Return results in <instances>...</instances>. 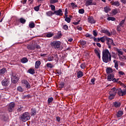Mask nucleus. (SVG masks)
Wrapping results in <instances>:
<instances>
[{"mask_svg":"<svg viewBox=\"0 0 126 126\" xmlns=\"http://www.w3.org/2000/svg\"><path fill=\"white\" fill-rule=\"evenodd\" d=\"M112 56L108 49L104 50L102 51V61L106 63L111 62Z\"/></svg>","mask_w":126,"mask_h":126,"instance_id":"f257e3e1","label":"nucleus"},{"mask_svg":"<svg viewBox=\"0 0 126 126\" xmlns=\"http://www.w3.org/2000/svg\"><path fill=\"white\" fill-rule=\"evenodd\" d=\"M20 119L22 122H27L30 120V114L28 112H25L20 116Z\"/></svg>","mask_w":126,"mask_h":126,"instance_id":"f03ea898","label":"nucleus"},{"mask_svg":"<svg viewBox=\"0 0 126 126\" xmlns=\"http://www.w3.org/2000/svg\"><path fill=\"white\" fill-rule=\"evenodd\" d=\"M62 44V42L61 41H53L50 43L51 46L52 47V48H54L56 50H59L61 47V45Z\"/></svg>","mask_w":126,"mask_h":126,"instance_id":"7ed1b4c3","label":"nucleus"},{"mask_svg":"<svg viewBox=\"0 0 126 126\" xmlns=\"http://www.w3.org/2000/svg\"><path fill=\"white\" fill-rule=\"evenodd\" d=\"M124 90H122L121 88H117V94L119 95V96H125L126 94V86H124Z\"/></svg>","mask_w":126,"mask_h":126,"instance_id":"20e7f679","label":"nucleus"},{"mask_svg":"<svg viewBox=\"0 0 126 126\" xmlns=\"http://www.w3.org/2000/svg\"><path fill=\"white\" fill-rule=\"evenodd\" d=\"M19 80L18 75L16 73H13L11 77V81L13 83H17Z\"/></svg>","mask_w":126,"mask_h":126,"instance_id":"39448f33","label":"nucleus"},{"mask_svg":"<svg viewBox=\"0 0 126 126\" xmlns=\"http://www.w3.org/2000/svg\"><path fill=\"white\" fill-rule=\"evenodd\" d=\"M14 107H15V103L13 102H10L8 105V111L9 113H11L13 110H14Z\"/></svg>","mask_w":126,"mask_h":126,"instance_id":"423d86ee","label":"nucleus"},{"mask_svg":"<svg viewBox=\"0 0 126 126\" xmlns=\"http://www.w3.org/2000/svg\"><path fill=\"white\" fill-rule=\"evenodd\" d=\"M22 83L24 84V86H25L27 89H30L31 88V86H30V84H29V82H28L27 80H22Z\"/></svg>","mask_w":126,"mask_h":126,"instance_id":"0eeeda50","label":"nucleus"},{"mask_svg":"<svg viewBox=\"0 0 126 126\" xmlns=\"http://www.w3.org/2000/svg\"><path fill=\"white\" fill-rule=\"evenodd\" d=\"M88 20V23H91V24H94V23H96V20H95L92 16L89 17Z\"/></svg>","mask_w":126,"mask_h":126,"instance_id":"6e6552de","label":"nucleus"},{"mask_svg":"<svg viewBox=\"0 0 126 126\" xmlns=\"http://www.w3.org/2000/svg\"><path fill=\"white\" fill-rule=\"evenodd\" d=\"M54 14L59 16H63V10L62 9H59L58 10H56L54 12Z\"/></svg>","mask_w":126,"mask_h":126,"instance_id":"1a4fd4ad","label":"nucleus"},{"mask_svg":"<svg viewBox=\"0 0 126 126\" xmlns=\"http://www.w3.org/2000/svg\"><path fill=\"white\" fill-rule=\"evenodd\" d=\"M9 81L7 79H4L1 81L2 86H7Z\"/></svg>","mask_w":126,"mask_h":126,"instance_id":"9d476101","label":"nucleus"},{"mask_svg":"<svg viewBox=\"0 0 126 126\" xmlns=\"http://www.w3.org/2000/svg\"><path fill=\"white\" fill-rule=\"evenodd\" d=\"M109 93L116 95L117 93H118V89L114 87L112 88L110 91H109Z\"/></svg>","mask_w":126,"mask_h":126,"instance_id":"9b49d317","label":"nucleus"},{"mask_svg":"<svg viewBox=\"0 0 126 126\" xmlns=\"http://www.w3.org/2000/svg\"><path fill=\"white\" fill-rule=\"evenodd\" d=\"M114 77H115V75L114 74H109L107 76V81H112L114 79Z\"/></svg>","mask_w":126,"mask_h":126,"instance_id":"f8f14e48","label":"nucleus"},{"mask_svg":"<svg viewBox=\"0 0 126 126\" xmlns=\"http://www.w3.org/2000/svg\"><path fill=\"white\" fill-rule=\"evenodd\" d=\"M107 45H111V46H115V43H114V41L112 40V39L107 38Z\"/></svg>","mask_w":126,"mask_h":126,"instance_id":"ddd939ff","label":"nucleus"},{"mask_svg":"<svg viewBox=\"0 0 126 126\" xmlns=\"http://www.w3.org/2000/svg\"><path fill=\"white\" fill-rule=\"evenodd\" d=\"M111 4L112 5H115V6H120V2L119 1H111Z\"/></svg>","mask_w":126,"mask_h":126,"instance_id":"4468645a","label":"nucleus"},{"mask_svg":"<svg viewBox=\"0 0 126 126\" xmlns=\"http://www.w3.org/2000/svg\"><path fill=\"white\" fill-rule=\"evenodd\" d=\"M31 116H36L37 115L36 108H32L31 109Z\"/></svg>","mask_w":126,"mask_h":126,"instance_id":"2eb2a0df","label":"nucleus"},{"mask_svg":"<svg viewBox=\"0 0 126 126\" xmlns=\"http://www.w3.org/2000/svg\"><path fill=\"white\" fill-rule=\"evenodd\" d=\"M28 50H31V51H33L35 50V43L32 45H29L27 47Z\"/></svg>","mask_w":126,"mask_h":126,"instance_id":"dca6fc26","label":"nucleus"},{"mask_svg":"<svg viewBox=\"0 0 126 126\" xmlns=\"http://www.w3.org/2000/svg\"><path fill=\"white\" fill-rule=\"evenodd\" d=\"M100 32L101 33H105L107 36H111V32L107 30H101Z\"/></svg>","mask_w":126,"mask_h":126,"instance_id":"f3484780","label":"nucleus"},{"mask_svg":"<svg viewBox=\"0 0 126 126\" xmlns=\"http://www.w3.org/2000/svg\"><path fill=\"white\" fill-rule=\"evenodd\" d=\"M86 3L85 5L86 6H89V5H92V2H93V0H85Z\"/></svg>","mask_w":126,"mask_h":126,"instance_id":"a211bd4d","label":"nucleus"},{"mask_svg":"<svg viewBox=\"0 0 126 126\" xmlns=\"http://www.w3.org/2000/svg\"><path fill=\"white\" fill-rule=\"evenodd\" d=\"M104 12L108 13V12L111 11V8L108 6H106V7L103 8Z\"/></svg>","mask_w":126,"mask_h":126,"instance_id":"6ab92c4d","label":"nucleus"},{"mask_svg":"<svg viewBox=\"0 0 126 126\" xmlns=\"http://www.w3.org/2000/svg\"><path fill=\"white\" fill-rule=\"evenodd\" d=\"M77 76L78 78H80L83 76V72L81 71L77 72Z\"/></svg>","mask_w":126,"mask_h":126,"instance_id":"aec40b11","label":"nucleus"},{"mask_svg":"<svg viewBox=\"0 0 126 126\" xmlns=\"http://www.w3.org/2000/svg\"><path fill=\"white\" fill-rule=\"evenodd\" d=\"M123 115H124V111H122V110H119L117 114V118H121V117H122V116H123Z\"/></svg>","mask_w":126,"mask_h":126,"instance_id":"412c9836","label":"nucleus"},{"mask_svg":"<svg viewBox=\"0 0 126 126\" xmlns=\"http://www.w3.org/2000/svg\"><path fill=\"white\" fill-rule=\"evenodd\" d=\"M40 65H41V61H37L35 62V68H39Z\"/></svg>","mask_w":126,"mask_h":126,"instance_id":"4be33fe9","label":"nucleus"},{"mask_svg":"<svg viewBox=\"0 0 126 126\" xmlns=\"http://www.w3.org/2000/svg\"><path fill=\"white\" fill-rule=\"evenodd\" d=\"M113 105L115 108H119L121 107V103L120 102H115L113 103Z\"/></svg>","mask_w":126,"mask_h":126,"instance_id":"5701e85b","label":"nucleus"},{"mask_svg":"<svg viewBox=\"0 0 126 126\" xmlns=\"http://www.w3.org/2000/svg\"><path fill=\"white\" fill-rule=\"evenodd\" d=\"M21 62L22 63H28V59L26 57H24L21 60Z\"/></svg>","mask_w":126,"mask_h":126,"instance_id":"b1692460","label":"nucleus"},{"mask_svg":"<svg viewBox=\"0 0 126 126\" xmlns=\"http://www.w3.org/2000/svg\"><path fill=\"white\" fill-rule=\"evenodd\" d=\"M113 63H115V68L117 70L119 69V63L117 60H114Z\"/></svg>","mask_w":126,"mask_h":126,"instance_id":"393cba45","label":"nucleus"},{"mask_svg":"<svg viewBox=\"0 0 126 126\" xmlns=\"http://www.w3.org/2000/svg\"><path fill=\"white\" fill-rule=\"evenodd\" d=\"M112 72H113V69L111 67H109L106 69V73L107 74H110V73H112Z\"/></svg>","mask_w":126,"mask_h":126,"instance_id":"a878e982","label":"nucleus"},{"mask_svg":"<svg viewBox=\"0 0 126 126\" xmlns=\"http://www.w3.org/2000/svg\"><path fill=\"white\" fill-rule=\"evenodd\" d=\"M108 38L106 36H103L100 37V41L102 43H105V41L107 40Z\"/></svg>","mask_w":126,"mask_h":126,"instance_id":"bb28decb","label":"nucleus"},{"mask_svg":"<svg viewBox=\"0 0 126 126\" xmlns=\"http://www.w3.org/2000/svg\"><path fill=\"white\" fill-rule=\"evenodd\" d=\"M125 22H126V20H123L122 21H120L119 25L121 26V27H124Z\"/></svg>","mask_w":126,"mask_h":126,"instance_id":"cd10ccee","label":"nucleus"},{"mask_svg":"<svg viewBox=\"0 0 126 126\" xmlns=\"http://www.w3.org/2000/svg\"><path fill=\"white\" fill-rule=\"evenodd\" d=\"M109 94L110 95L109 96V99H110V100H113V99H114L116 96L115 94H111L110 93H109Z\"/></svg>","mask_w":126,"mask_h":126,"instance_id":"c85d7f7f","label":"nucleus"},{"mask_svg":"<svg viewBox=\"0 0 126 126\" xmlns=\"http://www.w3.org/2000/svg\"><path fill=\"white\" fill-rule=\"evenodd\" d=\"M55 13H54L52 11H49L47 12H46V15L47 16H53Z\"/></svg>","mask_w":126,"mask_h":126,"instance_id":"c756f323","label":"nucleus"},{"mask_svg":"<svg viewBox=\"0 0 126 126\" xmlns=\"http://www.w3.org/2000/svg\"><path fill=\"white\" fill-rule=\"evenodd\" d=\"M94 53L96 55L97 57H98V59H101V56H100V53L97 49L94 50Z\"/></svg>","mask_w":126,"mask_h":126,"instance_id":"7c9ffc66","label":"nucleus"},{"mask_svg":"<svg viewBox=\"0 0 126 126\" xmlns=\"http://www.w3.org/2000/svg\"><path fill=\"white\" fill-rule=\"evenodd\" d=\"M28 71L29 73H30V74H34V73H35V70L32 68L29 69Z\"/></svg>","mask_w":126,"mask_h":126,"instance_id":"2f4dec72","label":"nucleus"},{"mask_svg":"<svg viewBox=\"0 0 126 126\" xmlns=\"http://www.w3.org/2000/svg\"><path fill=\"white\" fill-rule=\"evenodd\" d=\"M5 71H6V69H5V68H3L0 69V74H4V73H5Z\"/></svg>","mask_w":126,"mask_h":126,"instance_id":"473e14b6","label":"nucleus"},{"mask_svg":"<svg viewBox=\"0 0 126 126\" xmlns=\"http://www.w3.org/2000/svg\"><path fill=\"white\" fill-rule=\"evenodd\" d=\"M117 52L118 53L119 58H121V56H123L124 55V53L122 52V51H121V50L120 49L117 50Z\"/></svg>","mask_w":126,"mask_h":126,"instance_id":"72a5a7b5","label":"nucleus"},{"mask_svg":"<svg viewBox=\"0 0 126 126\" xmlns=\"http://www.w3.org/2000/svg\"><path fill=\"white\" fill-rule=\"evenodd\" d=\"M29 26L30 28H34L35 27V24L33 22H31L29 23Z\"/></svg>","mask_w":126,"mask_h":126,"instance_id":"f704fd0d","label":"nucleus"},{"mask_svg":"<svg viewBox=\"0 0 126 126\" xmlns=\"http://www.w3.org/2000/svg\"><path fill=\"white\" fill-rule=\"evenodd\" d=\"M20 22H21L22 24H25V23L26 22V20L23 19V18H21L20 19Z\"/></svg>","mask_w":126,"mask_h":126,"instance_id":"c9c22d12","label":"nucleus"},{"mask_svg":"<svg viewBox=\"0 0 126 126\" xmlns=\"http://www.w3.org/2000/svg\"><path fill=\"white\" fill-rule=\"evenodd\" d=\"M2 119L4 120L5 122H8L9 121V119H8V117L5 116L4 115L2 116Z\"/></svg>","mask_w":126,"mask_h":126,"instance_id":"e433bc0d","label":"nucleus"},{"mask_svg":"<svg viewBox=\"0 0 126 126\" xmlns=\"http://www.w3.org/2000/svg\"><path fill=\"white\" fill-rule=\"evenodd\" d=\"M112 12L113 13V14H114V15H116V14H117V13H118V9H114L112 10Z\"/></svg>","mask_w":126,"mask_h":126,"instance_id":"4c0bfd02","label":"nucleus"},{"mask_svg":"<svg viewBox=\"0 0 126 126\" xmlns=\"http://www.w3.org/2000/svg\"><path fill=\"white\" fill-rule=\"evenodd\" d=\"M107 20L109 21H110V20H111V21H115L116 20V18L113 17H109L107 18Z\"/></svg>","mask_w":126,"mask_h":126,"instance_id":"58836bf2","label":"nucleus"},{"mask_svg":"<svg viewBox=\"0 0 126 126\" xmlns=\"http://www.w3.org/2000/svg\"><path fill=\"white\" fill-rule=\"evenodd\" d=\"M48 62H52V61H54V56H49L47 59Z\"/></svg>","mask_w":126,"mask_h":126,"instance_id":"ea45409f","label":"nucleus"},{"mask_svg":"<svg viewBox=\"0 0 126 126\" xmlns=\"http://www.w3.org/2000/svg\"><path fill=\"white\" fill-rule=\"evenodd\" d=\"M85 36L86 38H90V39H93V36H92V34H90L89 33H87L85 34Z\"/></svg>","mask_w":126,"mask_h":126,"instance_id":"a19ab883","label":"nucleus"},{"mask_svg":"<svg viewBox=\"0 0 126 126\" xmlns=\"http://www.w3.org/2000/svg\"><path fill=\"white\" fill-rule=\"evenodd\" d=\"M46 66L47 67H49L50 68H53V67H54V65H53V64H52L51 63H47L46 64Z\"/></svg>","mask_w":126,"mask_h":126,"instance_id":"79ce46f5","label":"nucleus"},{"mask_svg":"<svg viewBox=\"0 0 126 126\" xmlns=\"http://www.w3.org/2000/svg\"><path fill=\"white\" fill-rule=\"evenodd\" d=\"M71 19L69 17H65V21L67 23H70Z\"/></svg>","mask_w":126,"mask_h":126,"instance_id":"37998d69","label":"nucleus"},{"mask_svg":"<svg viewBox=\"0 0 126 126\" xmlns=\"http://www.w3.org/2000/svg\"><path fill=\"white\" fill-rule=\"evenodd\" d=\"M22 110H23V106H19L18 107V108L17 109V112L18 113L20 112L21 111H22Z\"/></svg>","mask_w":126,"mask_h":126,"instance_id":"c03bdc74","label":"nucleus"},{"mask_svg":"<svg viewBox=\"0 0 126 126\" xmlns=\"http://www.w3.org/2000/svg\"><path fill=\"white\" fill-rule=\"evenodd\" d=\"M17 90L18 91H19L20 92H23V89L21 86H19L17 87Z\"/></svg>","mask_w":126,"mask_h":126,"instance_id":"a18cd8bd","label":"nucleus"},{"mask_svg":"<svg viewBox=\"0 0 126 126\" xmlns=\"http://www.w3.org/2000/svg\"><path fill=\"white\" fill-rule=\"evenodd\" d=\"M41 47H40V46L38 44H37V43H34V49H37V50L39 49H40Z\"/></svg>","mask_w":126,"mask_h":126,"instance_id":"49530a36","label":"nucleus"},{"mask_svg":"<svg viewBox=\"0 0 126 126\" xmlns=\"http://www.w3.org/2000/svg\"><path fill=\"white\" fill-rule=\"evenodd\" d=\"M53 100H54V98H53V97H49L48 99V104L52 103V101H53Z\"/></svg>","mask_w":126,"mask_h":126,"instance_id":"de8ad7c7","label":"nucleus"},{"mask_svg":"<svg viewBox=\"0 0 126 126\" xmlns=\"http://www.w3.org/2000/svg\"><path fill=\"white\" fill-rule=\"evenodd\" d=\"M52 36H54V34L52 33H47L46 34V37H47V38H51Z\"/></svg>","mask_w":126,"mask_h":126,"instance_id":"09e8293b","label":"nucleus"},{"mask_svg":"<svg viewBox=\"0 0 126 126\" xmlns=\"http://www.w3.org/2000/svg\"><path fill=\"white\" fill-rule=\"evenodd\" d=\"M93 34L94 36V37H96V36L98 35V33H97V31L96 30H94L93 32Z\"/></svg>","mask_w":126,"mask_h":126,"instance_id":"8fccbe9b","label":"nucleus"},{"mask_svg":"<svg viewBox=\"0 0 126 126\" xmlns=\"http://www.w3.org/2000/svg\"><path fill=\"white\" fill-rule=\"evenodd\" d=\"M64 86V83L63 82H61L59 84V87L60 88H63V87Z\"/></svg>","mask_w":126,"mask_h":126,"instance_id":"3c124183","label":"nucleus"},{"mask_svg":"<svg viewBox=\"0 0 126 126\" xmlns=\"http://www.w3.org/2000/svg\"><path fill=\"white\" fill-rule=\"evenodd\" d=\"M111 56L112 57V58L116 59L117 58V54H116L115 52H112Z\"/></svg>","mask_w":126,"mask_h":126,"instance_id":"603ef678","label":"nucleus"},{"mask_svg":"<svg viewBox=\"0 0 126 126\" xmlns=\"http://www.w3.org/2000/svg\"><path fill=\"white\" fill-rule=\"evenodd\" d=\"M34 9L35 10V11H39V9H40V5L34 7Z\"/></svg>","mask_w":126,"mask_h":126,"instance_id":"864d4df0","label":"nucleus"},{"mask_svg":"<svg viewBox=\"0 0 126 126\" xmlns=\"http://www.w3.org/2000/svg\"><path fill=\"white\" fill-rule=\"evenodd\" d=\"M79 13L80 14H83V13H84V9H79Z\"/></svg>","mask_w":126,"mask_h":126,"instance_id":"5fc2aeb1","label":"nucleus"},{"mask_svg":"<svg viewBox=\"0 0 126 126\" xmlns=\"http://www.w3.org/2000/svg\"><path fill=\"white\" fill-rule=\"evenodd\" d=\"M122 27L121 26H120V25H119L118 26H117V31H119V32L121 31L122 30Z\"/></svg>","mask_w":126,"mask_h":126,"instance_id":"6e6d98bb","label":"nucleus"},{"mask_svg":"<svg viewBox=\"0 0 126 126\" xmlns=\"http://www.w3.org/2000/svg\"><path fill=\"white\" fill-rule=\"evenodd\" d=\"M80 44L82 45V46H85V45H86V41L84 40H82L80 41Z\"/></svg>","mask_w":126,"mask_h":126,"instance_id":"4d7b16f0","label":"nucleus"},{"mask_svg":"<svg viewBox=\"0 0 126 126\" xmlns=\"http://www.w3.org/2000/svg\"><path fill=\"white\" fill-rule=\"evenodd\" d=\"M63 29L64 30H67L68 29V27L66 25H64L63 26Z\"/></svg>","mask_w":126,"mask_h":126,"instance_id":"13d9d810","label":"nucleus"},{"mask_svg":"<svg viewBox=\"0 0 126 126\" xmlns=\"http://www.w3.org/2000/svg\"><path fill=\"white\" fill-rule=\"evenodd\" d=\"M51 10L55 11L56 10V7L54 5H51Z\"/></svg>","mask_w":126,"mask_h":126,"instance_id":"bf43d9fd","label":"nucleus"},{"mask_svg":"<svg viewBox=\"0 0 126 126\" xmlns=\"http://www.w3.org/2000/svg\"><path fill=\"white\" fill-rule=\"evenodd\" d=\"M59 1L58 0H51V3H56V2H58Z\"/></svg>","mask_w":126,"mask_h":126,"instance_id":"052dcab7","label":"nucleus"},{"mask_svg":"<svg viewBox=\"0 0 126 126\" xmlns=\"http://www.w3.org/2000/svg\"><path fill=\"white\" fill-rule=\"evenodd\" d=\"M95 80H96V79H95V78H94L91 79V81L92 84H93V85L95 84Z\"/></svg>","mask_w":126,"mask_h":126,"instance_id":"680f3d73","label":"nucleus"},{"mask_svg":"<svg viewBox=\"0 0 126 126\" xmlns=\"http://www.w3.org/2000/svg\"><path fill=\"white\" fill-rule=\"evenodd\" d=\"M81 68H82V69H84L85 68V64L84 63H82L80 65Z\"/></svg>","mask_w":126,"mask_h":126,"instance_id":"e2e57ef3","label":"nucleus"},{"mask_svg":"<svg viewBox=\"0 0 126 126\" xmlns=\"http://www.w3.org/2000/svg\"><path fill=\"white\" fill-rule=\"evenodd\" d=\"M119 79H116L115 78H114L113 80L112 81L113 82H118V81H119Z\"/></svg>","mask_w":126,"mask_h":126,"instance_id":"0e129e2a","label":"nucleus"},{"mask_svg":"<svg viewBox=\"0 0 126 126\" xmlns=\"http://www.w3.org/2000/svg\"><path fill=\"white\" fill-rule=\"evenodd\" d=\"M67 9H65V13H64V15H65V17H67Z\"/></svg>","mask_w":126,"mask_h":126,"instance_id":"69168bd1","label":"nucleus"},{"mask_svg":"<svg viewBox=\"0 0 126 126\" xmlns=\"http://www.w3.org/2000/svg\"><path fill=\"white\" fill-rule=\"evenodd\" d=\"M118 73L120 75H125V72H124L123 71H119Z\"/></svg>","mask_w":126,"mask_h":126,"instance_id":"338daca9","label":"nucleus"},{"mask_svg":"<svg viewBox=\"0 0 126 126\" xmlns=\"http://www.w3.org/2000/svg\"><path fill=\"white\" fill-rule=\"evenodd\" d=\"M79 22H80V20H79L78 22H73V24H74V25H77L78 24H79Z\"/></svg>","mask_w":126,"mask_h":126,"instance_id":"774afa93","label":"nucleus"}]
</instances>
